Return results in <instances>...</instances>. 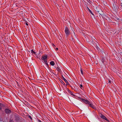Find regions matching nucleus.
<instances>
[{"label":"nucleus","instance_id":"cd10ccee","mask_svg":"<svg viewBox=\"0 0 122 122\" xmlns=\"http://www.w3.org/2000/svg\"><path fill=\"white\" fill-rule=\"evenodd\" d=\"M68 91L69 93L71 92V91L69 89H68Z\"/></svg>","mask_w":122,"mask_h":122},{"label":"nucleus","instance_id":"6e6552de","mask_svg":"<svg viewBox=\"0 0 122 122\" xmlns=\"http://www.w3.org/2000/svg\"><path fill=\"white\" fill-rule=\"evenodd\" d=\"M5 112L7 114L10 113L11 112L8 109H6L5 110Z\"/></svg>","mask_w":122,"mask_h":122},{"label":"nucleus","instance_id":"f704fd0d","mask_svg":"<svg viewBox=\"0 0 122 122\" xmlns=\"http://www.w3.org/2000/svg\"><path fill=\"white\" fill-rule=\"evenodd\" d=\"M13 45H15V44H13Z\"/></svg>","mask_w":122,"mask_h":122},{"label":"nucleus","instance_id":"412c9836","mask_svg":"<svg viewBox=\"0 0 122 122\" xmlns=\"http://www.w3.org/2000/svg\"><path fill=\"white\" fill-rule=\"evenodd\" d=\"M81 73L83 75V71L81 69Z\"/></svg>","mask_w":122,"mask_h":122},{"label":"nucleus","instance_id":"f03ea898","mask_svg":"<svg viewBox=\"0 0 122 122\" xmlns=\"http://www.w3.org/2000/svg\"><path fill=\"white\" fill-rule=\"evenodd\" d=\"M65 32L67 36H68L69 35L70 31L69 30L68 28L67 27H66Z\"/></svg>","mask_w":122,"mask_h":122},{"label":"nucleus","instance_id":"7c9ffc66","mask_svg":"<svg viewBox=\"0 0 122 122\" xmlns=\"http://www.w3.org/2000/svg\"><path fill=\"white\" fill-rule=\"evenodd\" d=\"M26 25H28V24L27 23H26Z\"/></svg>","mask_w":122,"mask_h":122},{"label":"nucleus","instance_id":"f3484780","mask_svg":"<svg viewBox=\"0 0 122 122\" xmlns=\"http://www.w3.org/2000/svg\"><path fill=\"white\" fill-rule=\"evenodd\" d=\"M60 81L61 82V83L63 85H65V83L63 82V81L61 80H61Z\"/></svg>","mask_w":122,"mask_h":122},{"label":"nucleus","instance_id":"f8f14e48","mask_svg":"<svg viewBox=\"0 0 122 122\" xmlns=\"http://www.w3.org/2000/svg\"><path fill=\"white\" fill-rule=\"evenodd\" d=\"M50 64L52 66H53L55 64V63L54 61H52L50 62Z\"/></svg>","mask_w":122,"mask_h":122},{"label":"nucleus","instance_id":"72a5a7b5","mask_svg":"<svg viewBox=\"0 0 122 122\" xmlns=\"http://www.w3.org/2000/svg\"><path fill=\"white\" fill-rule=\"evenodd\" d=\"M122 21H121V22H122V20H121Z\"/></svg>","mask_w":122,"mask_h":122},{"label":"nucleus","instance_id":"39448f33","mask_svg":"<svg viewBox=\"0 0 122 122\" xmlns=\"http://www.w3.org/2000/svg\"><path fill=\"white\" fill-rule=\"evenodd\" d=\"M84 102L86 104H88L89 105V106H90L92 104L88 100H85L84 101Z\"/></svg>","mask_w":122,"mask_h":122},{"label":"nucleus","instance_id":"f257e3e1","mask_svg":"<svg viewBox=\"0 0 122 122\" xmlns=\"http://www.w3.org/2000/svg\"><path fill=\"white\" fill-rule=\"evenodd\" d=\"M95 10L98 12L101 15L102 11L99 7L97 6L95 8Z\"/></svg>","mask_w":122,"mask_h":122},{"label":"nucleus","instance_id":"9b49d317","mask_svg":"<svg viewBox=\"0 0 122 122\" xmlns=\"http://www.w3.org/2000/svg\"><path fill=\"white\" fill-rule=\"evenodd\" d=\"M23 36L25 39L26 40L28 39V36L27 34H25L24 35H23Z\"/></svg>","mask_w":122,"mask_h":122},{"label":"nucleus","instance_id":"6ab92c4d","mask_svg":"<svg viewBox=\"0 0 122 122\" xmlns=\"http://www.w3.org/2000/svg\"><path fill=\"white\" fill-rule=\"evenodd\" d=\"M69 94L74 96H75V95L74 94H73V93L71 92H70L69 93Z\"/></svg>","mask_w":122,"mask_h":122},{"label":"nucleus","instance_id":"4be33fe9","mask_svg":"<svg viewBox=\"0 0 122 122\" xmlns=\"http://www.w3.org/2000/svg\"><path fill=\"white\" fill-rule=\"evenodd\" d=\"M56 70L58 71H60V69L58 67H57L56 69Z\"/></svg>","mask_w":122,"mask_h":122},{"label":"nucleus","instance_id":"b1692460","mask_svg":"<svg viewBox=\"0 0 122 122\" xmlns=\"http://www.w3.org/2000/svg\"><path fill=\"white\" fill-rule=\"evenodd\" d=\"M54 48L56 50H58V48L57 47H55Z\"/></svg>","mask_w":122,"mask_h":122},{"label":"nucleus","instance_id":"393cba45","mask_svg":"<svg viewBox=\"0 0 122 122\" xmlns=\"http://www.w3.org/2000/svg\"><path fill=\"white\" fill-rule=\"evenodd\" d=\"M36 45H41V44L40 43H38V44H36Z\"/></svg>","mask_w":122,"mask_h":122},{"label":"nucleus","instance_id":"423d86ee","mask_svg":"<svg viewBox=\"0 0 122 122\" xmlns=\"http://www.w3.org/2000/svg\"><path fill=\"white\" fill-rule=\"evenodd\" d=\"M62 79H63L66 83V85H69V84L67 81L64 78L63 76H62Z\"/></svg>","mask_w":122,"mask_h":122},{"label":"nucleus","instance_id":"a211bd4d","mask_svg":"<svg viewBox=\"0 0 122 122\" xmlns=\"http://www.w3.org/2000/svg\"><path fill=\"white\" fill-rule=\"evenodd\" d=\"M44 62L45 63V64L46 65H48V64L47 61V60H44Z\"/></svg>","mask_w":122,"mask_h":122},{"label":"nucleus","instance_id":"aec40b11","mask_svg":"<svg viewBox=\"0 0 122 122\" xmlns=\"http://www.w3.org/2000/svg\"><path fill=\"white\" fill-rule=\"evenodd\" d=\"M70 85V86L71 87V88L73 89H74V88H75V87L74 86H71L69 84V85Z\"/></svg>","mask_w":122,"mask_h":122},{"label":"nucleus","instance_id":"2eb2a0df","mask_svg":"<svg viewBox=\"0 0 122 122\" xmlns=\"http://www.w3.org/2000/svg\"><path fill=\"white\" fill-rule=\"evenodd\" d=\"M4 105L1 103H0V110L1 109V107H4Z\"/></svg>","mask_w":122,"mask_h":122},{"label":"nucleus","instance_id":"0eeeda50","mask_svg":"<svg viewBox=\"0 0 122 122\" xmlns=\"http://www.w3.org/2000/svg\"><path fill=\"white\" fill-rule=\"evenodd\" d=\"M47 55H45L44 56H42L41 58V59L44 61L47 60Z\"/></svg>","mask_w":122,"mask_h":122},{"label":"nucleus","instance_id":"ddd939ff","mask_svg":"<svg viewBox=\"0 0 122 122\" xmlns=\"http://www.w3.org/2000/svg\"><path fill=\"white\" fill-rule=\"evenodd\" d=\"M90 107L95 109H96V107L93 106L92 104L91 105Z\"/></svg>","mask_w":122,"mask_h":122},{"label":"nucleus","instance_id":"473e14b6","mask_svg":"<svg viewBox=\"0 0 122 122\" xmlns=\"http://www.w3.org/2000/svg\"><path fill=\"white\" fill-rule=\"evenodd\" d=\"M87 0V1H88V0Z\"/></svg>","mask_w":122,"mask_h":122},{"label":"nucleus","instance_id":"20e7f679","mask_svg":"<svg viewBox=\"0 0 122 122\" xmlns=\"http://www.w3.org/2000/svg\"><path fill=\"white\" fill-rule=\"evenodd\" d=\"M100 116L101 118L103 119H105L108 122H109V120L103 115L102 114H101Z\"/></svg>","mask_w":122,"mask_h":122},{"label":"nucleus","instance_id":"7ed1b4c3","mask_svg":"<svg viewBox=\"0 0 122 122\" xmlns=\"http://www.w3.org/2000/svg\"><path fill=\"white\" fill-rule=\"evenodd\" d=\"M102 58H101V61L102 62L103 64H105L106 62V58L105 57L101 56Z\"/></svg>","mask_w":122,"mask_h":122},{"label":"nucleus","instance_id":"bb28decb","mask_svg":"<svg viewBox=\"0 0 122 122\" xmlns=\"http://www.w3.org/2000/svg\"><path fill=\"white\" fill-rule=\"evenodd\" d=\"M96 45L97 46L98 45H99V44L97 42H96V45Z\"/></svg>","mask_w":122,"mask_h":122},{"label":"nucleus","instance_id":"c756f323","mask_svg":"<svg viewBox=\"0 0 122 122\" xmlns=\"http://www.w3.org/2000/svg\"><path fill=\"white\" fill-rule=\"evenodd\" d=\"M9 122H14L13 121H12V120H10V121H9Z\"/></svg>","mask_w":122,"mask_h":122},{"label":"nucleus","instance_id":"c9c22d12","mask_svg":"<svg viewBox=\"0 0 122 122\" xmlns=\"http://www.w3.org/2000/svg\"><path fill=\"white\" fill-rule=\"evenodd\" d=\"M121 6H122V5Z\"/></svg>","mask_w":122,"mask_h":122},{"label":"nucleus","instance_id":"2f4dec72","mask_svg":"<svg viewBox=\"0 0 122 122\" xmlns=\"http://www.w3.org/2000/svg\"><path fill=\"white\" fill-rule=\"evenodd\" d=\"M29 117H30V118L31 119H32V118H31L30 117V116Z\"/></svg>","mask_w":122,"mask_h":122},{"label":"nucleus","instance_id":"a878e982","mask_svg":"<svg viewBox=\"0 0 122 122\" xmlns=\"http://www.w3.org/2000/svg\"><path fill=\"white\" fill-rule=\"evenodd\" d=\"M82 87V85L81 84L80 86V87L81 88Z\"/></svg>","mask_w":122,"mask_h":122},{"label":"nucleus","instance_id":"c85d7f7f","mask_svg":"<svg viewBox=\"0 0 122 122\" xmlns=\"http://www.w3.org/2000/svg\"><path fill=\"white\" fill-rule=\"evenodd\" d=\"M38 121L39 122H42L41 121L39 120H38Z\"/></svg>","mask_w":122,"mask_h":122},{"label":"nucleus","instance_id":"9d476101","mask_svg":"<svg viewBox=\"0 0 122 122\" xmlns=\"http://www.w3.org/2000/svg\"><path fill=\"white\" fill-rule=\"evenodd\" d=\"M95 47H94V49H95V48H96L98 51H102V50H101V49L98 47V46H94Z\"/></svg>","mask_w":122,"mask_h":122},{"label":"nucleus","instance_id":"4468645a","mask_svg":"<svg viewBox=\"0 0 122 122\" xmlns=\"http://www.w3.org/2000/svg\"><path fill=\"white\" fill-rule=\"evenodd\" d=\"M87 9L88 10H89V12L90 13H91V14L92 15H94V14L92 13V11L91 10L89 9V8H88V7H87Z\"/></svg>","mask_w":122,"mask_h":122},{"label":"nucleus","instance_id":"1a4fd4ad","mask_svg":"<svg viewBox=\"0 0 122 122\" xmlns=\"http://www.w3.org/2000/svg\"><path fill=\"white\" fill-rule=\"evenodd\" d=\"M78 100L81 101H82L84 102V101L85 100H86L83 99L81 97H78Z\"/></svg>","mask_w":122,"mask_h":122},{"label":"nucleus","instance_id":"dca6fc26","mask_svg":"<svg viewBox=\"0 0 122 122\" xmlns=\"http://www.w3.org/2000/svg\"><path fill=\"white\" fill-rule=\"evenodd\" d=\"M31 52L32 53L34 54H36V52L34 51L33 49H32L31 50Z\"/></svg>","mask_w":122,"mask_h":122},{"label":"nucleus","instance_id":"5701e85b","mask_svg":"<svg viewBox=\"0 0 122 122\" xmlns=\"http://www.w3.org/2000/svg\"><path fill=\"white\" fill-rule=\"evenodd\" d=\"M108 82L109 83H111V81H110V80L109 79H108Z\"/></svg>","mask_w":122,"mask_h":122}]
</instances>
